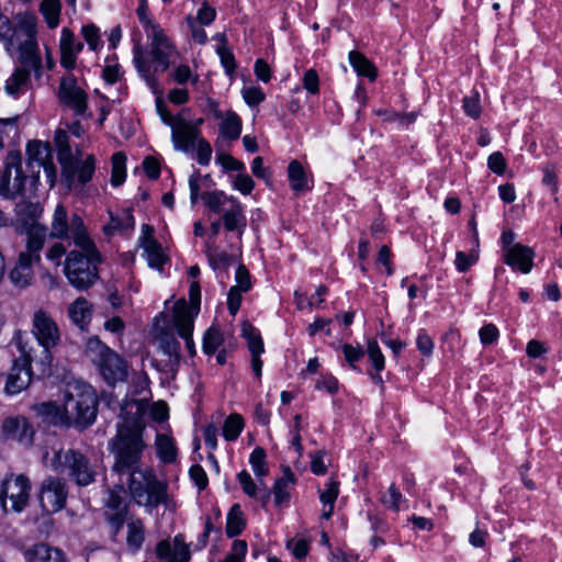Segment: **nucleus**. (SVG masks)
Returning <instances> with one entry per match:
<instances>
[{
    "mask_svg": "<svg viewBox=\"0 0 562 562\" xmlns=\"http://www.w3.org/2000/svg\"><path fill=\"white\" fill-rule=\"evenodd\" d=\"M75 249L69 250L63 272L69 284L78 291H86L99 279L98 267L102 256L90 236H86L79 220H75Z\"/></svg>",
    "mask_w": 562,
    "mask_h": 562,
    "instance_id": "nucleus-1",
    "label": "nucleus"
},
{
    "mask_svg": "<svg viewBox=\"0 0 562 562\" xmlns=\"http://www.w3.org/2000/svg\"><path fill=\"white\" fill-rule=\"evenodd\" d=\"M145 447L142 429L135 422L119 424L116 436L111 441V452L114 456L113 471L120 476L128 477L143 470L140 464Z\"/></svg>",
    "mask_w": 562,
    "mask_h": 562,
    "instance_id": "nucleus-2",
    "label": "nucleus"
},
{
    "mask_svg": "<svg viewBox=\"0 0 562 562\" xmlns=\"http://www.w3.org/2000/svg\"><path fill=\"white\" fill-rule=\"evenodd\" d=\"M126 483L134 503L145 507L148 514L160 505H167L169 501L168 483L159 480L150 467L136 471L127 477Z\"/></svg>",
    "mask_w": 562,
    "mask_h": 562,
    "instance_id": "nucleus-3",
    "label": "nucleus"
},
{
    "mask_svg": "<svg viewBox=\"0 0 562 562\" xmlns=\"http://www.w3.org/2000/svg\"><path fill=\"white\" fill-rule=\"evenodd\" d=\"M126 483L134 503L145 507L148 514L160 505H167L169 501L168 483L159 480L150 467L136 471L127 477Z\"/></svg>",
    "mask_w": 562,
    "mask_h": 562,
    "instance_id": "nucleus-4",
    "label": "nucleus"
},
{
    "mask_svg": "<svg viewBox=\"0 0 562 562\" xmlns=\"http://www.w3.org/2000/svg\"><path fill=\"white\" fill-rule=\"evenodd\" d=\"M8 52H19L21 65L34 68L38 74L42 68V59L37 52L35 23L31 19H25L16 25L10 22V31L3 38Z\"/></svg>",
    "mask_w": 562,
    "mask_h": 562,
    "instance_id": "nucleus-5",
    "label": "nucleus"
},
{
    "mask_svg": "<svg viewBox=\"0 0 562 562\" xmlns=\"http://www.w3.org/2000/svg\"><path fill=\"white\" fill-rule=\"evenodd\" d=\"M86 352L108 385L114 386L126 380L127 362L98 337L88 340Z\"/></svg>",
    "mask_w": 562,
    "mask_h": 562,
    "instance_id": "nucleus-6",
    "label": "nucleus"
},
{
    "mask_svg": "<svg viewBox=\"0 0 562 562\" xmlns=\"http://www.w3.org/2000/svg\"><path fill=\"white\" fill-rule=\"evenodd\" d=\"M201 198L211 212L222 214L221 221L227 232L241 237L247 227V217L243 204L236 198L220 190L204 192Z\"/></svg>",
    "mask_w": 562,
    "mask_h": 562,
    "instance_id": "nucleus-7",
    "label": "nucleus"
},
{
    "mask_svg": "<svg viewBox=\"0 0 562 562\" xmlns=\"http://www.w3.org/2000/svg\"><path fill=\"white\" fill-rule=\"evenodd\" d=\"M75 391L67 392L64 396L68 428L86 429L95 422L98 397L89 385L76 387Z\"/></svg>",
    "mask_w": 562,
    "mask_h": 562,
    "instance_id": "nucleus-8",
    "label": "nucleus"
},
{
    "mask_svg": "<svg viewBox=\"0 0 562 562\" xmlns=\"http://www.w3.org/2000/svg\"><path fill=\"white\" fill-rule=\"evenodd\" d=\"M52 467L79 486H87L95 481L97 472L89 458L75 449L55 452Z\"/></svg>",
    "mask_w": 562,
    "mask_h": 562,
    "instance_id": "nucleus-9",
    "label": "nucleus"
},
{
    "mask_svg": "<svg viewBox=\"0 0 562 562\" xmlns=\"http://www.w3.org/2000/svg\"><path fill=\"white\" fill-rule=\"evenodd\" d=\"M156 109L162 123L171 127V140L176 150L189 153L193 147L194 140L201 131L196 125H191L183 116L172 115L165 102L156 100Z\"/></svg>",
    "mask_w": 562,
    "mask_h": 562,
    "instance_id": "nucleus-10",
    "label": "nucleus"
},
{
    "mask_svg": "<svg viewBox=\"0 0 562 562\" xmlns=\"http://www.w3.org/2000/svg\"><path fill=\"white\" fill-rule=\"evenodd\" d=\"M31 491V482L23 474H10L0 484V505L7 514L21 513L26 507Z\"/></svg>",
    "mask_w": 562,
    "mask_h": 562,
    "instance_id": "nucleus-11",
    "label": "nucleus"
},
{
    "mask_svg": "<svg viewBox=\"0 0 562 562\" xmlns=\"http://www.w3.org/2000/svg\"><path fill=\"white\" fill-rule=\"evenodd\" d=\"M26 180L27 176L22 169L21 151H9L0 173V195L4 199H15L23 194Z\"/></svg>",
    "mask_w": 562,
    "mask_h": 562,
    "instance_id": "nucleus-12",
    "label": "nucleus"
},
{
    "mask_svg": "<svg viewBox=\"0 0 562 562\" xmlns=\"http://www.w3.org/2000/svg\"><path fill=\"white\" fill-rule=\"evenodd\" d=\"M33 334L43 347L42 364L44 366L42 372L45 373L49 369L53 361L50 350L55 348L59 340L60 334L55 321L44 311L40 310L33 316Z\"/></svg>",
    "mask_w": 562,
    "mask_h": 562,
    "instance_id": "nucleus-13",
    "label": "nucleus"
},
{
    "mask_svg": "<svg viewBox=\"0 0 562 562\" xmlns=\"http://www.w3.org/2000/svg\"><path fill=\"white\" fill-rule=\"evenodd\" d=\"M57 97L59 103L71 110L76 116H83L86 114L88 95L78 86L77 78L74 75H67L60 79Z\"/></svg>",
    "mask_w": 562,
    "mask_h": 562,
    "instance_id": "nucleus-14",
    "label": "nucleus"
},
{
    "mask_svg": "<svg viewBox=\"0 0 562 562\" xmlns=\"http://www.w3.org/2000/svg\"><path fill=\"white\" fill-rule=\"evenodd\" d=\"M149 41V50L145 53L149 59L150 65L153 64L155 72H164L170 66V58L175 54V47L165 34L162 29L156 30L146 34Z\"/></svg>",
    "mask_w": 562,
    "mask_h": 562,
    "instance_id": "nucleus-15",
    "label": "nucleus"
},
{
    "mask_svg": "<svg viewBox=\"0 0 562 562\" xmlns=\"http://www.w3.org/2000/svg\"><path fill=\"white\" fill-rule=\"evenodd\" d=\"M1 434L4 440L14 441L24 449H31L34 445V426L23 415L7 417L1 425Z\"/></svg>",
    "mask_w": 562,
    "mask_h": 562,
    "instance_id": "nucleus-16",
    "label": "nucleus"
},
{
    "mask_svg": "<svg viewBox=\"0 0 562 562\" xmlns=\"http://www.w3.org/2000/svg\"><path fill=\"white\" fill-rule=\"evenodd\" d=\"M68 486L64 479L48 476L42 482L40 503L43 509L52 513L61 510L67 501Z\"/></svg>",
    "mask_w": 562,
    "mask_h": 562,
    "instance_id": "nucleus-17",
    "label": "nucleus"
},
{
    "mask_svg": "<svg viewBox=\"0 0 562 562\" xmlns=\"http://www.w3.org/2000/svg\"><path fill=\"white\" fill-rule=\"evenodd\" d=\"M158 340L161 351L168 356V359L164 361L153 360V364L157 370L170 374L171 378H175L180 366L181 345L172 333H169L165 329L159 331Z\"/></svg>",
    "mask_w": 562,
    "mask_h": 562,
    "instance_id": "nucleus-18",
    "label": "nucleus"
},
{
    "mask_svg": "<svg viewBox=\"0 0 562 562\" xmlns=\"http://www.w3.org/2000/svg\"><path fill=\"white\" fill-rule=\"evenodd\" d=\"M75 220H79L81 223L83 234L86 236H90L83 220L79 214L74 213L68 217L67 209L60 203L57 204L50 223L49 237L61 240H71L75 245Z\"/></svg>",
    "mask_w": 562,
    "mask_h": 562,
    "instance_id": "nucleus-19",
    "label": "nucleus"
},
{
    "mask_svg": "<svg viewBox=\"0 0 562 562\" xmlns=\"http://www.w3.org/2000/svg\"><path fill=\"white\" fill-rule=\"evenodd\" d=\"M31 356L24 351L13 361L4 385L8 395H16L25 390L32 380Z\"/></svg>",
    "mask_w": 562,
    "mask_h": 562,
    "instance_id": "nucleus-20",
    "label": "nucleus"
},
{
    "mask_svg": "<svg viewBox=\"0 0 562 562\" xmlns=\"http://www.w3.org/2000/svg\"><path fill=\"white\" fill-rule=\"evenodd\" d=\"M194 314L188 307L186 300H179L173 308V324L178 335L184 340L186 347L191 356L195 355V346L193 341Z\"/></svg>",
    "mask_w": 562,
    "mask_h": 562,
    "instance_id": "nucleus-21",
    "label": "nucleus"
},
{
    "mask_svg": "<svg viewBox=\"0 0 562 562\" xmlns=\"http://www.w3.org/2000/svg\"><path fill=\"white\" fill-rule=\"evenodd\" d=\"M55 142L57 145V159L61 167L63 182L71 189L75 184L77 159L72 156L66 133L59 132L55 137Z\"/></svg>",
    "mask_w": 562,
    "mask_h": 562,
    "instance_id": "nucleus-22",
    "label": "nucleus"
},
{
    "mask_svg": "<svg viewBox=\"0 0 562 562\" xmlns=\"http://www.w3.org/2000/svg\"><path fill=\"white\" fill-rule=\"evenodd\" d=\"M138 243L144 249L148 266L161 270L168 257L164 254L161 245L154 237V228L150 225L144 224L142 226V236Z\"/></svg>",
    "mask_w": 562,
    "mask_h": 562,
    "instance_id": "nucleus-23",
    "label": "nucleus"
},
{
    "mask_svg": "<svg viewBox=\"0 0 562 562\" xmlns=\"http://www.w3.org/2000/svg\"><path fill=\"white\" fill-rule=\"evenodd\" d=\"M82 49L83 43L76 38L70 29L63 27L59 40L60 65L67 70L74 69Z\"/></svg>",
    "mask_w": 562,
    "mask_h": 562,
    "instance_id": "nucleus-24",
    "label": "nucleus"
},
{
    "mask_svg": "<svg viewBox=\"0 0 562 562\" xmlns=\"http://www.w3.org/2000/svg\"><path fill=\"white\" fill-rule=\"evenodd\" d=\"M32 411L44 425L68 427L64 404L58 405L55 402H43L34 404Z\"/></svg>",
    "mask_w": 562,
    "mask_h": 562,
    "instance_id": "nucleus-25",
    "label": "nucleus"
},
{
    "mask_svg": "<svg viewBox=\"0 0 562 562\" xmlns=\"http://www.w3.org/2000/svg\"><path fill=\"white\" fill-rule=\"evenodd\" d=\"M35 262L26 259L25 256H18L16 261L8 272V279L14 289L23 290L29 288L34 281L33 267Z\"/></svg>",
    "mask_w": 562,
    "mask_h": 562,
    "instance_id": "nucleus-26",
    "label": "nucleus"
},
{
    "mask_svg": "<svg viewBox=\"0 0 562 562\" xmlns=\"http://www.w3.org/2000/svg\"><path fill=\"white\" fill-rule=\"evenodd\" d=\"M535 251L522 244H516L504 254V262L521 273H529L533 267Z\"/></svg>",
    "mask_w": 562,
    "mask_h": 562,
    "instance_id": "nucleus-27",
    "label": "nucleus"
},
{
    "mask_svg": "<svg viewBox=\"0 0 562 562\" xmlns=\"http://www.w3.org/2000/svg\"><path fill=\"white\" fill-rule=\"evenodd\" d=\"M26 249L21 251L20 256H25L26 259L35 263L41 262V251L44 247V243L47 235L46 226H35L26 229Z\"/></svg>",
    "mask_w": 562,
    "mask_h": 562,
    "instance_id": "nucleus-28",
    "label": "nucleus"
},
{
    "mask_svg": "<svg viewBox=\"0 0 562 562\" xmlns=\"http://www.w3.org/2000/svg\"><path fill=\"white\" fill-rule=\"evenodd\" d=\"M26 166L38 178L41 165L52 158L49 145L41 140H31L26 145Z\"/></svg>",
    "mask_w": 562,
    "mask_h": 562,
    "instance_id": "nucleus-29",
    "label": "nucleus"
},
{
    "mask_svg": "<svg viewBox=\"0 0 562 562\" xmlns=\"http://www.w3.org/2000/svg\"><path fill=\"white\" fill-rule=\"evenodd\" d=\"M24 559L26 562H66L61 550L45 543H37L25 550Z\"/></svg>",
    "mask_w": 562,
    "mask_h": 562,
    "instance_id": "nucleus-30",
    "label": "nucleus"
},
{
    "mask_svg": "<svg viewBox=\"0 0 562 562\" xmlns=\"http://www.w3.org/2000/svg\"><path fill=\"white\" fill-rule=\"evenodd\" d=\"M42 213L43 207L38 202L21 201L15 205L16 220L25 229L41 226L37 224V220L41 217Z\"/></svg>",
    "mask_w": 562,
    "mask_h": 562,
    "instance_id": "nucleus-31",
    "label": "nucleus"
},
{
    "mask_svg": "<svg viewBox=\"0 0 562 562\" xmlns=\"http://www.w3.org/2000/svg\"><path fill=\"white\" fill-rule=\"evenodd\" d=\"M295 481L296 479L290 468H285L282 476L276 480L271 492L277 507L289 504L291 497L290 492Z\"/></svg>",
    "mask_w": 562,
    "mask_h": 562,
    "instance_id": "nucleus-32",
    "label": "nucleus"
},
{
    "mask_svg": "<svg viewBox=\"0 0 562 562\" xmlns=\"http://www.w3.org/2000/svg\"><path fill=\"white\" fill-rule=\"evenodd\" d=\"M34 68L22 65L5 81V92L13 98H19L23 94L30 83L31 72Z\"/></svg>",
    "mask_w": 562,
    "mask_h": 562,
    "instance_id": "nucleus-33",
    "label": "nucleus"
},
{
    "mask_svg": "<svg viewBox=\"0 0 562 562\" xmlns=\"http://www.w3.org/2000/svg\"><path fill=\"white\" fill-rule=\"evenodd\" d=\"M133 61L139 74V76L145 80L147 86L153 89L155 92L158 88V80L155 76V71H151V65L149 59L146 57L144 49L140 45H135L133 48Z\"/></svg>",
    "mask_w": 562,
    "mask_h": 562,
    "instance_id": "nucleus-34",
    "label": "nucleus"
},
{
    "mask_svg": "<svg viewBox=\"0 0 562 562\" xmlns=\"http://www.w3.org/2000/svg\"><path fill=\"white\" fill-rule=\"evenodd\" d=\"M145 541V527L139 518H131L127 521L126 547L131 553H137Z\"/></svg>",
    "mask_w": 562,
    "mask_h": 562,
    "instance_id": "nucleus-35",
    "label": "nucleus"
},
{
    "mask_svg": "<svg viewBox=\"0 0 562 562\" xmlns=\"http://www.w3.org/2000/svg\"><path fill=\"white\" fill-rule=\"evenodd\" d=\"M288 176L290 187L296 193L308 191L312 186L308 183L306 172L302 164L297 160H292L288 167Z\"/></svg>",
    "mask_w": 562,
    "mask_h": 562,
    "instance_id": "nucleus-36",
    "label": "nucleus"
},
{
    "mask_svg": "<svg viewBox=\"0 0 562 562\" xmlns=\"http://www.w3.org/2000/svg\"><path fill=\"white\" fill-rule=\"evenodd\" d=\"M348 58L351 67L358 76L367 77L370 81L375 80L376 68L363 54L357 50H351Z\"/></svg>",
    "mask_w": 562,
    "mask_h": 562,
    "instance_id": "nucleus-37",
    "label": "nucleus"
},
{
    "mask_svg": "<svg viewBox=\"0 0 562 562\" xmlns=\"http://www.w3.org/2000/svg\"><path fill=\"white\" fill-rule=\"evenodd\" d=\"M69 317L80 328L91 321V305L85 297H78L68 308Z\"/></svg>",
    "mask_w": 562,
    "mask_h": 562,
    "instance_id": "nucleus-38",
    "label": "nucleus"
},
{
    "mask_svg": "<svg viewBox=\"0 0 562 562\" xmlns=\"http://www.w3.org/2000/svg\"><path fill=\"white\" fill-rule=\"evenodd\" d=\"M246 527L244 513L239 504H234L226 518V535L228 538H234L243 532Z\"/></svg>",
    "mask_w": 562,
    "mask_h": 562,
    "instance_id": "nucleus-39",
    "label": "nucleus"
},
{
    "mask_svg": "<svg viewBox=\"0 0 562 562\" xmlns=\"http://www.w3.org/2000/svg\"><path fill=\"white\" fill-rule=\"evenodd\" d=\"M157 457L164 463H173L177 459V447L172 438L159 434L156 438Z\"/></svg>",
    "mask_w": 562,
    "mask_h": 562,
    "instance_id": "nucleus-40",
    "label": "nucleus"
},
{
    "mask_svg": "<svg viewBox=\"0 0 562 562\" xmlns=\"http://www.w3.org/2000/svg\"><path fill=\"white\" fill-rule=\"evenodd\" d=\"M221 134L229 140L239 138L241 134V120L235 112L229 111L226 113L221 124Z\"/></svg>",
    "mask_w": 562,
    "mask_h": 562,
    "instance_id": "nucleus-41",
    "label": "nucleus"
},
{
    "mask_svg": "<svg viewBox=\"0 0 562 562\" xmlns=\"http://www.w3.org/2000/svg\"><path fill=\"white\" fill-rule=\"evenodd\" d=\"M41 13L43 14L49 29H55L59 24L61 3L59 0H43L41 3Z\"/></svg>",
    "mask_w": 562,
    "mask_h": 562,
    "instance_id": "nucleus-42",
    "label": "nucleus"
},
{
    "mask_svg": "<svg viewBox=\"0 0 562 562\" xmlns=\"http://www.w3.org/2000/svg\"><path fill=\"white\" fill-rule=\"evenodd\" d=\"M205 255L213 270H226L232 261L231 256L226 251L220 250L214 246L207 245Z\"/></svg>",
    "mask_w": 562,
    "mask_h": 562,
    "instance_id": "nucleus-43",
    "label": "nucleus"
},
{
    "mask_svg": "<svg viewBox=\"0 0 562 562\" xmlns=\"http://www.w3.org/2000/svg\"><path fill=\"white\" fill-rule=\"evenodd\" d=\"M244 428V419L239 414H231L224 423L223 436L227 441H234L238 438Z\"/></svg>",
    "mask_w": 562,
    "mask_h": 562,
    "instance_id": "nucleus-44",
    "label": "nucleus"
},
{
    "mask_svg": "<svg viewBox=\"0 0 562 562\" xmlns=\"http://www.w3.org/2000/svg\"><path fill=\"white\" fill-rule=\"evenodd\" d=\"M95 171V159L93 155H89L85 160L77 159V177L80 186L87 184L93 177Z\"/></svg>",
    "mask_w": 562,
    "mask_h": 562,
    "instance_id": "nucleus-45",
    "label": "nucleus"
},
{
    "mask_svg": "<svg viewBox=\"0 0 562 562\" xmlns=\"http://www.w3.org/2000/svg\"><path fill=\"white\" fill-rule=\"evenodd\" d=\"M223 344V335L220 328L210 327L203 337L202 349L207 356H212L216 352L218 347Z\"/></svg>",
    "mask_w": 562,
    "mask_h": 562,
    "instance_id": "nucleus-46",
    "label": "nucleus"
},
{
    "mask_svg": "<svg viewBox=\"0 0 562 562\" xmlns=\"http://www.w3.org/2000/svg\"><path fill=\"white\" fill-rule=\"evenodd\" d=\"M249 463L257 477H263L268 474L269 469L266 462V451L261 447H256L249 457Z\"/></svg>",
    "mask_w": 562,
    "mask_h": 562,
    "instance_id": "nucleus-47",
    "label": "nucleus"
},
{
    "mask_svg": "<svg viewBox=\"0 0 562 562\" xmlns=\"http://www.w3.org/2000/svg\"><path fill=\"white\" fill-rule=\"evenodd\" d=\"M125 161L126 157L123 153L119 151L112 156V186L119 187L125 181Z\"/></svg>",
    "mask_w": 562,
    "mask_h": 562,
    "instance_id": "nucleus-48",
    "label": "nucleus"
},
{
    "mask_svg": "<svg viewBox=\"0 0 562 562\" xmlns=\"http://www.w3.org/2000/svg\"><path fill=\"white\" fill-rule=\"evenodd\" d=\"M105 514L128 515V504L116 492L111 491L105 501Z\"/></svg>",
    "mask_w": 562,
    "mask_h": 562,
    "instance_id": "nucleus-49",
    "label": "nucleus"
},
{
    "mask_svg": "<svg viewBox=\"0 0 562 562\" xmlns=\"http://www.w3.org/2000/svg\"><path fill=\"white\" fill-rule=\"evenodd\" d=\"M367 352H368V356L372 363L373 369L378 372H381L382 370H384L385 358H384L376 340L370 339L368 341Z\"/></svg>",
    "mask_w": 562,
    "mask_h": 562,
    "instance_id": "nucleus-50",
    "label": "nucleus"
},
{
    "mask_svg": "<svg viewBox=\"0 0 562 562\" xmlns=\"http://www.w3.org/2000/svg\"><path fill=\"white\" fill-rule=\"evenodd\" d=\"M196 145V160L201 166H207L212 158V147L211 144L205 139L198 136L194 140L193 146ZM194 147H192L189 151H191Z\"/></svg>",
    "mask_w": 562,
    "mask_h": 562,
    "instance_id": "nucleus-51",
    "label": "nucleus"
},
{
    "mask_svg": "<svg viewBox=\"0 0 562 562\" xmlns=\"http://www.w3.org/2000/svg\"><path fill=\"white\" fill-rule=\"evenodd\" d=\"M462 108L464 113L472 117V119H479L482 112V106L480 103V94L479 92L474 91L471 95H467L462 100Z\"/></svg>",
    "mask_w": 562,
    "mask_h": 562,
    "instance_id": "nucleus-52",
    "label": "nucleus"
},
{
    "mask_svg": "<svg viewBox=\"0 0 562 562\" xmlns=\"http://www.w3.org/2000/svg\"><path fill=\"white\" fill-rule=\"evenodd\" d=\"M247 542L245 540H234L231 551L223 561L220 562H244L247 554Z\"/></svg>",
    "mask_w": 562,
    "mask_h": 562,
    "instance_id": "nucleus-53",
    "label": "nucleus"
},
{
    "mask_svg": "<svg viewBox=\"0 0 562 562\" xmlns=\"http://www.w3.org/2000/svg\"><path fill=\"white\" fill-rule=\"evenodd\" d=\"M213 531L218 537L222 535L221 528H215L212 522L211 517H206L205 522H204L203 532L198 537L196 541L193 543L195 551H200L206 547V544L209 542L210 535Z\"/></svg>",
    "mask_w": 562,
    "mask_h": 562,
    "instance_id": "nucleus-54",
    "label": "nucleus"
},
{
    "mask_svg": "<svg viewBox=\"0 0 562 562\" xmlns=\"http://www.w3.org/2000/svg\"><path fill=\"white\" fill-rule=\"evenodd\" d=\"M265 351L263 342L255 341L250 346L251 353V369L257 379L261 378L263 362L260 359L261 353Z\"/></svg>",
    "mask_w": 562,
    "mask_h": 562,
    "instance_id": "nucleus-55",
    "label": "nucleus"
},
{
    "mask_svg": "<svg viewBox=\"0 0 562 562\" xmlns=\"http://www.w3.org/2000/svg\"><path fill=\"white\" fill-rule=\"evenodd\" d=\"M237 481L247 496L257 497L258 492H260V487L257 486V483H255L248 471H240L237 474Z\"/></svg>",
    "mask_w": 562,
    "mask_h": 562,
    "instance_id": "nucleus-56",
    "label": "nucleus"
},
{
    "mask_svg": "<svg viewBox=\"0 0 562 562\" xmlns=\"http://www.w3.org/2000/svg\"><path fill=\"white\" fill-rule=\"evenodd\" d=\"M341 350L350 368L360 371L356 363L364 356V350L360 346L353 347L350 344H344Z\"/></svg>",
    "mask_w": 562,
    "mask_h": 562,
    "instance_id": "nucleus-57",
    "label": "nucleus"
},
{
    "mask_svg": "<svg viewBox=\"0 0 562 562\" xmlns=\"http://www.w3.org/2000/svg\"><path fill=\"white\" fill-rule=\"evenodd\" d=\"M105 520L110 527L111 538L113 541L116 540L120 531L122 530L124 524L130 520L128 515H117V514H104Z\"/></svg>",
    "mask_w": 562,
    "mask_h": 562,
    "instance_id": "nucleus-58",
    "label": "nucleus"
},
{
    "mask_svg": "<svg viewBox=\"0 0 562 562\" xmlns=\"http://www.w3.org/2000/svg\"><path fill=\"white\" fill-rule=\"evenodd\" d=\"M81 33L88 44L89 49L97 50L100 47V30L94 24L82 26Z\"/></svg>",
    "mask_w": 562,
    "mask_h": 562,
    "instance_id": "nucleus-59",
    "label": "nucleus"
},
{
    "mask_svg": "<svg viewBox=\"0 0 562 562\" xmlns=\"http://www.w3.org/2000/svg\"><path fill=\"white\" fill-rule=\"evenodd\" d=\"M216 162L220 164L224 170H232V171H245L246 167L244 162L240 160H237L229 154L220 153L216 156Z\"/></svg>",
    "mask_w": 562,
    "mask_h": 562,
    "instance_id": "nucleus-60",
    "label": "nucleus"
},
{
    "mask_svg": "<svg viewBox=\"0 0 562 562\" xmlns=\"http://www.w3.org/2000/svg\"><path fill=\"white\" fill-rule=\"evenodd\" d=\"M339 494V483L330 481L324 491L319 493V499L324 507L335 505V502Z\"/></svg>",
    "mask_w": 562,
    "mask_h": 562,
    "instance_id": "nucleus-61",
    "label": "nucleus"
},
{
    "mask_svg": "<svg viewBox=\"0 0 562 562\" xmlns=\"http://www.w3.org/2000/svg\"><path fill=\"white\" fill-rule=\"evenodd\" d=\"M139 23L142 24L145 33L156 32V30L161 29L159 24L155 23L149 16H148V9L146 3L143 1L139 3L137 10H136Z\"/></svg>",
    "mask_w": 562,
    "mask_h": 562,
    "instance_id": "nucleus-62",
    "label": "nucleus"
},
{
    "mask_svg": "<svg viewBox=\"0 0 562 562\" xmlns=\"http://www.w3.org/2000/svg\"><path fill=\"white\" fill-rule=\"evenodd\" d=\"M402 501V494L395 484H391L387 493L383 494L381 502L383 505L392 508L394 512L400 510V503Z\"/></svg>",
    "mask_w": 562,
    "mask_h": 562,
    "instance_id": "nucleus-63",
    "label": "nucleus"
},
{
    "mask_svg": "<svg viewBox=\"0 0 562 562\" xmlns=\"http://www.w3.org/2000/svg\"><path fill=\"white\" fill-rule=\"evenodd\" d=\"M216 53L220 56L225 72L229 76L233 75L236 69V63L233 52L226 46H218Z\"/></svg>",
    "mask_w": 562,
    "mask_h": 562,
    "instance_id": "nucleus-64",
    "label": "nucleus"
}]
</instances>
